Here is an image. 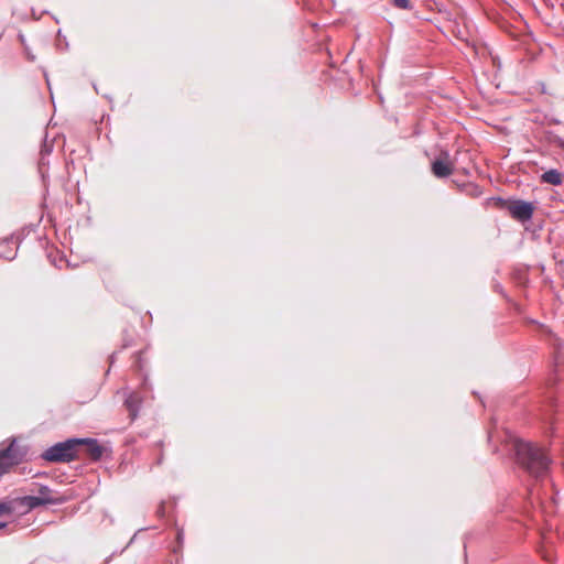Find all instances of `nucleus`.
<instances>
[{"instance_id":"24","label":"nucleus","mask_w":564,"mask_h":564,"mask_svg":"<svg viewBox=\"0 0 564 564\" xmlns=\"http://www.w3.org/2000/svg\"><path fill=\"white\" fill-rule=\"evenodd\" d=\"M113 360H115V355H111V356H110V364H111V365L113 364Z\"/></svg>"},{"instance_id":"12","label":"nucleus","mask_w":564,"mask_h":564,"mask_svg":"<svg viewBox=\"0 0 564 564\" xmlns=\"http://www.w3.org/2000/svg\"><path fill=\"white\" fill-rule=\"evenodd\" d=\"M47 501L48 500L39 498L37 496H24L21 498V503L26 506L30 510L36 509L41 506H47Z\"/></svg>"},{"instance_id":"15","label":"nucleus","mask_w":564,"mask_h":564,"mask_svg":"<svg viewBox=\"0 0 564 564\" xmlns=\"http://www.w3.org/2000/svg\"><path fill=\"white\" fill-rule=\"evenodd\" d=\"M465 191L466 193L469 195V196H473V197H478L482 194V189L480 186L476 185V184H468L466 187H465Z\"/></svg>"},{"instance_id":"9","label":"nucleus","mask_w":564,"mask_h":564,"mask_svg":"<svg viewBox=\"0 0 564 564\" xmlns=\"http://www.w3.org/2000/svg\"><path fill=\"white\" fill-rule=\"evenodd\" d=\"M432 172L438 178H445L453 172L451 165L442 160H435L432 163Z\"/></svg>"},{"instance_id":"25","label":"nucleus","mask_w":564,"mask_h":564,"mask_svg":"<svg viewBox=\"0 0 564 564\" xmlns=\"http://www.w3.org/2000/svg\"><path fill=\"white\" fill-rule=\"evenodd\" d=\"M162 460H163V455H161V456L159 457V459H158V464H161V463H162Z\"/></svg>"},{"instance_id":"10","label":"nucleus","mask_w":564,"mask_h":564,"mask_svg":"<svg viewBox=\"0 0 564 564\" xmlns=\"http://www.w3.org/2000/svg\"><path fill=\"white\" fill-rule=\"evenodd\" d=\"M541 182L558 186L563 183V174L556 169H551L541 175Z\"/></svg>"},{"instance_id":"26","label":"nucleus","mask_w":564,"mask_h":564,"mask_svg":"<svg viewBox=\"0 0 564 564\" xmlns=\"http://www.w3.org/2000/svg\"><path fill=\"white\" fill-rule=\"evenodd\" d=\"M543 558H544L545 561H550V560H549V557H547L545 554H543Z\"/></svg>"},{"instance_id":"23","label":"nucleus","mask_w":564,"mask_h":564,"mask_svg":"<svg viewBox=\"0 0 564 564\" xmlns=\"http://www.w3.org/2000/svg\"><path fill=\"white\" fill-rule=\"evenodd\" d=\"M7 527V522L0 521V529H4Z\"/></svg>"},{"instance_id":"7","label":"nucleus","mask_w":564,"mask_h":564,"mask_svg":"<svg viewBox=\"0 0 564 564\" xmlns=\"http://www.w3.org/2000/svg\"><path fill=\"white\" fill-rule=\"evenodd\" d=\"M20 237L15 235H11L2 240H0V257L12 261L15 259L18 254V246L15 248H12L11 245L19 243Z\"/></svg>"},{"instance_id":"2","label":"nucleus","mask_w":564,"mask_h":564,"mask_svg":"<svg viewBox=\"0 0 564 564\" xmlns=\"http://www.w3.org/2000/svg\"><path fill=\"white\" fill-rule=\"evenodd\" d=\"M78 440L70 437L44 451L41 457L50 463H70L78 458Z\"/></svg>"},{"instance_id":"18","label":"nucleus","mask_w":564,"mask_h":564,"mask_svg":"<svg viewBox=\"0 0 564 564\" xmlns=\"http://www.w3.org/2000/svg\"><path fill=\"white\" fill-rule=\"evenodd\" d=\"M549 141H550L553 145H555V147H557V148H560V149L564 150V139H563V138H561V137H558V135H556V134H552V135H550Z\"/></svg>"},{"instance_id":"1","label":"nucleus","mask_w":564,"mask_h":564,"mask_svg":"<svg viewBox=\"0 0 564 564\" xmlns=\"http://www.w3.org/2000/svg\"><path fill=\"white\" fill-rule=\"evenodd\" d=\"M517 463L532 477L543 478L549 471L550 458L535 444L516 440L512 444Z\"/></svg>"},{"instance_id":"11","label":"nucleus","mask_w":564,"mask_h":564,"mask_svg":"<svg viewBox=\"0 0 564 564\" xmlns=\"http://www.w3.org/2000/svg\"><path fill=\"white\" fill-rule=\"evenodd\" d=\"M52 492L53 491H52V489L48 486L41 485L39 487V495H37V497L42 498V499H45V500H48L47 505H61V503L64 502L63 498L53 497Z\"/></svg>"},{"instance_id":"22","label":"nucleus","mask_w":564,"mask_h":564,"mask_svg":"<svg viewBox=\"0 0 564 564\" xmlns=\"http://www.w3.org/2000/svg\"><path fill=\"white\" fill-rule=\"evenodd\" d=\"M182 539H183V531H178V532H177V540H178L180 542H182Z\"/></svg>"},{"instance_id":"5","label":"nucleus","mask_w":564,"mask_h":564,"mask_svg":"<svg viewBox=\"0 0 564 564\" xmlns=\"http://www.w3.org/2000/svg\"><path fill=\"white\" fill-rule=\"evenodd\" d=\"M22 455L19 448L12 443L7 448L0 451V475H3L14 465L20 464Z\"/></svg>"},{"instance_id":"8","label":"nucleus","mask_w":564,"mask_h":564,"mask_svg":"<svg viewBox=\"0 0 564 564\" xmlns=\"http://www.w3.org/2000/svg\"><path fill=\"white\" fill-rule=\"evenodd\" d=\"M142 399L139 397L138 393L131 392L126 395L124 405L129 411V415L131 421H134L139 414V411L141 409Z\"/></svg>"},{"instance_id":"21","label":"nucleus","mask_w":564,"mask_h":564,"mask_svg":"<svg viewBox=\"0 0 564 564\" xmlns=\"http://www.w3.org/2000/svg\"><path fill=\"white\" fill-rule=\"evenodd\" d=\"M19 40H20V42H21V44H22V45H24V44H25V37H24V35H23V34H19Z\"/></svg>"},{"instance_id":"19","label":"nucleus","mask_w":564,"mask_h":564,"mask_svg":"<svg viewBox=\"0 0 564 564\" xmlns=\"http://www.w3.org/2000/svg\"><path fill=\"white\" fill-rule=\"evenodd\" d=\"M25 54H26V57L30 62H34L35 61V56L29 51L28 47H25Z\"/></svg>"},{"instance_id":"13","label":"nucleus","mask_w":564,"mask_h":564,"mask_svg":"<svg viewBox=\"0 0 564 564\" xmlns=\"http://www.w3.org/2000/svg\"><path fill=\"white\" fill-rule=\"evenodd\" d=\"M37 170H39V173H40L43 182H45V178H46V175H47V171H48V160H47V156L40 155L39 163H37Z\"/></svg>"},{"instance_id":"27","label":"nucleus","mask_w":564,"mask_h":564,"mask_svg":"<svg viewBox=\"0 0 564 564\" xmlns=\"http://www.w3.org/2000/svg\"><path fill=\"white\" fill-rule=\"evenodd\" d=\"M110 557H111V556L107 557V558L105 560V562H106V563H108V562L110 561Z\"/></svg>"},{"instance_id":"20","label":"nucleus","mask_w":564,"mask_h":564,"mask_svg":"<svg viewBox=\"0 0 564 564\" xmlns=\"http://www.w3.org/2000/svg\"><path fill=\"white\" fill-rule=\"evenodd\" d=\"M156 513H158L160 517H164L165 509H164V505H163V503L158 508Z\"/></svg>"},{"instance_id":"14","label":"nucleus","mask_w":564,"mask_h":564,"mask_svg":"<svg viewBox=\"0 0 564 564\" xmlns=\"http://www.w3.org/2000/svg\"><path fill=\"white\" fill-rule=\"evenodd\" d=\"M54 141H47V137L45 135L43 140V144L41 147L40 155L48 156L53 152Z\"/></svg>"},{"instance_id":"17","label":"nucleus","mask_w":564,"mask_h":564,"mask_svg":"<svg viewBox=\"0 0 564 564\" xmlns=\"http://www.w3.org/2000/svg\"><path fill=\"white\" fill-rule=\"evenodd\" d=\"M392 4L395 8L403 9V10H411L412 4L410 0H392Z\"/></svg>"},{"instance_id":"3","label":"nucleus","mask_w":564,"mask_h":564,"mask_svg":"<svg viewBox=\"0 0 564 564\" xmlns=\"http://www.w3.org/2000/svg\"><path fill=\"white\" fill-rule=\"evenodd\" d=\"M495 204L500 208H507L510 216L520 223H527L532 219L534 205L523 199H505L502 197H492Z\"/></svg>"},{"instance_id":"4","label":"nucleus","mask_w":564,"mask_h":564,"mask_svg":"<svg viewBox=\"0 0 564 564\" xmlns=\"http://www.w3.org/2000/svg\"><path fill=\"white\" fill-rule=\"evenodd\" d=\"M78 442V456L84 454L94 462L101 459L106 448L99 444L97 438L77 437Z\"/></svg>"},{"instance_id":"16","label":"nucleus","mask_w":564,"mask_h":564,"mask_svg":"<svg viewBox=\"0 0 564 564\" xmlns=\"http://www.w3.org/2000/svg\"><path fill=\"white\" fill-rule=\"evenodd\" d=\"M13 512V506L10 501L0 502V517L2 514H11Z\"/></svg>"},{"instance_id":"6","label":"nucleus","mask_w":564,"mask_h":564,"mask_svg":"<svg viewBox=\"0 0 564 564\" xmlns=\"http://www.w3.org/2000/svg\"><path fill=\"white\" fill-rule=\"evenodd\" d=\"M22 455L19 448L12 443L7 448L0 451V475H3L14 465L20 464Z\"/></svg>"}]
</instances>
